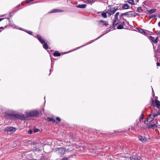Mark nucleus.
Masks as SVG:
<instances>
[{"label": "nucleus", "mask_w": 160, "mask_h": 160, "mask_svg": "<svg viewBox=\"0 0 160 160\" xmlns=\"http://www.w3.org/2000/svg\"><path fill=\"white\" fill-rule=\"evenodd\" d=\"M8 118L10 119H16L24 120L26 118L25 115L22 114H11L8 115Z\"/></svg>", "instance_id": "f257e3e1"}, {"label": "nucleus", "mask_w": 160, "mask_h": 160, "mask_svg": "<svg viewBox=\"0 0 160 160\" xmlns=\"http://www.w3.org/2000/svg\"><path fill=\"white\" fill-rule=\"evenodd\" d=\"M38 40L39 42L42 44H44L43 45V48L45 49H48V45L47 44V42H46L45 39L42 38V37L39 35H37V37Z\"/></svg>", "instance_id": "f03ea898"}, {"label": "nucleus", "mask_w": 160, "mask_h": 160, "mask_svg": "<svg viewBox=\"0 0 160 160\" xmlns=\"http://www.w3.org/2000/svg\"><path fill=\"white\" fill-rule=\"evenodd\" d=\"M134 13V12L132 11L127 12L121 14L119 16V17L121 19H124V16H126L127 17H131L133 16Z\"/></svg>", "instance_id": "7ed1b4c3"}, {"label": "nucleus", "mask_w": 160, "mask_h": 160, "mask_svg": "<svg viewBox=\"0 0 160 160\" xmlns=\"http://www.w3.org/2000/svg\"><path fill=\"white\" fill-rule=\"evenodd\" d=\"M118 10V8L113 7L108 9L106 11V12L107 13L109 14V16H110L111 15L114 14Z\"/></svg>", "instance_id": "20e7f679"}, {"label": "nucleus", "mask_w": 160, "mask_h": 160, "mask_svg": "<svg viewBox=\"0 0 160 160\" xmlns=\"http://www.w3.org/2000/svg\"><path fill=\"white\" fill-rule=\"evenodd\" d=\"M119 12H117L114 15V19L113 21V25L115 26L120 22V20L118 18V16L119 15Z\"/></svg>", "instance_id": "39448f33"}, {"label": "nucleus", "mask_w": 160, "mask_h": 160, "mask_svg": "<svg viewBox=\"0 0 160 160\" xmlns=\"http://www.w3.org/2000/svg\"><path fill=\"white\" fill-rule=\"evenodd\" d=\"M56 151L57 152V153L62 156L64 154L65 150L64 148H57L56 149Z\"/></svg>", "instance_id": "423d86ee"}, {"label": "nucleus", "mask_w": 160, "mask_h": 160, "mask_svg": "<svg viewBox=\"0 0 160 160\" xmlns=\"http://www.w3.org/2000/svg\"><path fill=\"white\" fill-rule=\"evenodd\" d=\"M5 130L8 131L12 132H14L16 131L15 128L12 127H7Z\"/></svg>", "instance_id": "0eeeda50"}, {"label": "nucleus", "mask_w": 160, "mask_h": 160, "mask_svg": "<svg viewBox=\"0 0 160 160\" xmlns=\"http://www.w3.org/2000/svg\"><path fill=\"white\" fill-rule=\"evenodd\" d=\"M149 38L150 40L153 42L155 43H157L158 42V38L157 37L156 39H155L152 36H149Z\"/></svg>", "instance_id": "6e6552de"}, {"label": "nucleus", "mask_w": 160, "mask_h": 160, "mask_svg": "<svg viewBox=\"0 0 160 160\" xmlns=\"http://www.w3.org/2000/svg\"><path fill=\"white\" fill-rule=\"evenodd\" d=\"M63 11L62 10L58 9H54L52 10L50 12H49V13H55L58 12H62Z\"/></svg>", "instance_id": "1a4fd4ad"}, {"label": "nucleus", "mask_w": 160, "mask_h": 160, "mask_svg": "<svg viewBox=\"0 0 160 160\" xmlns=\"http://www.w3.org/2000/svg\"><path fill=\"white\" fill-rule=\"evenodd\" d=\"M99 23L101 25H104L105 26L108 25V24L107 22H106L105 21H104L102 20H100L99 22Z\"/></svg>", "instance_id": "9d476101"}, {"label": "nucleus", "mask_w": 160, "mask_h": 160, "mask_svg": "<svg viewBox=\"0 0 160 160\" xmlns=\"http://www.w3.org/2000/svg\"><path fill=\"white\" fill-rule=\"evenodd\" d=\"M26 118L28 117H33V114L32 111H30L27 112L26 113Z\"/></svg>", "instance_id": "9b49d317"}, {"label": "nucleus", "mask_w": 160, "mask_h": 160, "mask_svg": "<svg viewBox=\"0 0 160 160\" xmlns=\"http://www.w3.org/2000/svg\"><path fill=\"white\" fill-rule=\"evenodd\" d=\"M157 127V125L153 123H152L151 124L149 125L148 126V128H155Z\"/></svg>", "instance_id": "f8f14e48"}, {"label": "nucleus", "mask_w": 160, "mask_h": 160, "mask_svg": "<svg viewBox=\"0 0 160 160\" xmlns=\"http://www.w3.org/2000/svg\"><path fill=\"white\" fill-rule=\"evenodd\" d=\"M139 140H141L142 142H144L146 141V139L144 136H140L139 137Z\"/></svg>", "instance_id": "ddd939ff"}, {"label": "nucleus", "mask_w": 160, "mask_h": 160, "mask_svg": "<svg viewBox=\"0 0 160 160\" xmlns=\"http://www.w3.org/2000/svg\"><path fill=\"white\" fill-rule=\"evenodd\" d=\"M158 55H160V49L159 48L157 49L156 51L155 54V57H156L157 59L158 58V57H157V56Z\"/></svg>", "instance_id": "4468645a"}, {"label": "nucleus", "mask_w": 160, "mask_h": 160, "mask_svg": "<svg viewBox=\"0 0 160 160\" xmlns=\"http://www.w3.org/2000/svg\"><path fill=\"white\" fill-rule=\"evenodd\" d=\"M87 5L86 4H80L78 5L77 7L78 8H85Z\"/></svg>", "instance_id": "2eb2a0df"}, {"label": "nucleus", "mask_w": 160, "mask_h": 160, "mask_svg": "<svg viewBox=\"0 0 160 160\" xmlns=\"http://www.w3.org/2000/svg\"><path fill=\"white\" fill-rule=\"evenodd\" d=\"M129 8L130 7L128 4H124L122 6V8L123 9H127Z\"/></svg>", "instance_id": "dca6fc26"}, {"label": "nucleus", "mask_w": 160, "mask_h": 160, "mask_svg": "<svg viewBox=\"0 0 160 160\" xmlns=\"http://www.w3.org/2000/svg\"><path fill=\"white\" fill-rule=\"evenodd\" d=\"M155 103L157 107L159 108L160 107V102L157 99H155Z\"/></svg>", "instance_id": "f3484780"}, {"label": "nucleus", "mask_w": 160, "mask_h": 160, "mask_svg": "<svg viewBox=\"0 0 160 160\" xmlns=\"http://www.w3.org/2000/svg\"><path fill=\"white\" fill-rule=\"evenodd\" d=\"M153 120H151V119L150 118H148L147 120L144 121V123L146 124H148L149 123H150Z\"/></svg>", "instance_id": "a211bd4d"}, {"label": "nucleus", "mask_w": 160, "mask_h": 160, "mask_svg": "<svg viewBox=\"0 0 160 160\" xmlns=\"http://www.w3.org/2000/svg\"><path fill=\"white\" fill-rule=\"evenodd\" d=\"M33 114V117H37L39 115V112L37 111H32Z\"/></svg>", "instance_id": "6ab92c4d"}, {"label": "nucleus", "mask_w": 160, "mask_h": 160, "mask_svg": "<svg viewBox=\"0 0 160 160\" xmlns=\"http://www.w3.org/2000/svg\"><path fill=\"white\" fill-rule=\"evenodd\" d=\"M61 55L60 53H59L58 51H56L53 54V56L54 57L59 56Z\"/></svg>", "instance_id": "aec40b11"}, {"label": "nucleus", "mask_w": 160, "mask_h": 160, "mask_svg": "<svg viewBox=\"0 0 160 160\" xmlns=\"http://www.w3.org/2000/svg\"><path fill=\"white\" fill-rule=\"evenodd\" d=\"M157 10L156 9H151L148 11V12L150 14H152L153 13L155 12Z\"/></svg>", "instance_id": "412c9836"}, {"label": "nucleus", "mask_w": 160, "mask_h": 160, "mask_svg": "<svg viewBox=\"0 0 160 160\" xmlns=\"http://www.w3.org/2000/svg\"><path fill=\"white\" fill-rule=\"evenodd\" d=\"M47 120L48 121H52L53 122H55V120L53 118H47Z\"/></svg>", "instance_id": "4be33fe9"}, {"label": "nucleus", "mask_w": 160, "mask_h": 160, "mask_svg": "<svg viewBox=\"0 0 160 160\" xmlns=\"http://www.w3.org/2000/svg\"><path fill=\"white\" fill-rule=\"evenodd\" d=\"M150 118L151 119V120H153L155 117L154 114L153 113H151L149 115Z\"/></svg>", "instance_id": "5701e85b"}, {"label": "nucleus", "mask_w": 160, "mask_h": 160, "mask_svg": "<svg viewBox=\"0 0 160 160\" xmlns=\"http://www.w3.org/2000/svg\"><path fill=\"white\" fill-rule=\"evenodd\" d=\"M140 32L144 35H146L147 33L144 31L142 29H140L139 30Z\"/></svg>", "instance_id": "b1692460"}, {"label": "nucleus", "mask_w": 160, "mask_h": 160, "mask_svg": "<svg viewBox=\"0 0 160 160\" xmlns=\"http://www.w3.org/2000/svg\"><path fill=\"white\" fill-rule=\"evenodd\" d=\"M106 12H103L102 13V16L104 18H107V15Z\"/></svg>", "instance_id": "393cba45"}, {"label": "nucleus", "mask_w": 160, "mask_h": 160, "mask_svg": "<svg viewBox=\"0 0 160 160\" xmlns=\"http://www.w3.org/2000/svg\"><path fill=\"white\" fill-rule=\"evenodd\" d=\"M117 28L119 29H123V25L119 24L117 27Z\"/></svg>", "instance_id": "a878e982"}, {"label": "nucleus", "mask_w": 160, "mask_h": 160, "mask_svg": "<svg viewBox=\"0 0 160 160\" xmlns=\"http://www.w3.org/2000/svg\"><path fill=\"white\" fill-rule=\"evenodd\" d=\"M128 2L132 5H134L135 4L133 0H129Z\"/></svg>", "instance_id": "bb28decb"}, {"label": "nucleus", "mask_w": 160, "mask_h": 160, "mask_svg": "<svg viewBox=\"0 0 160 160\" xmlns=\"http://www.w3.org/2000/svg\"><path fill=\"white\" fill-rule=\"evenodd\" d=\"M104 35V34H103V35H102L101 36L99 37L98 38H96V39H94V40H92L91 41H90V42L89 43H88L86 45L91 43L92 42H93L94 41H95L96 40H97L99 38H100L101 37H102Z\"/></svg>", "instance_id": "cd10ccee"}, {"label": "nucleus", "mask_w": 160, "mask_h": 160, "mask_svg": "<svg viewBox=\"0 0 160 160\" xmlns=\"http://www.w3.org/2000/svg\"><path fill=\"white\" fill-rule=\"evenodd\" d=\"M143 118H144V115L143 114H142L141 115V116H140V117L139 118V121L140 122H141V121L143 119Z\"/></svg>", "instance_id": "c85d7f7f"}, {"label": "nucleus", "mask_w": 160, "mask_h": 160, "mask_svg": "<svg viewBox=\"0 0 160 160\" xmlns=\"http://www.w3.org/2000/svg\"><path fill=\"white\" fill-rule=\"evenodd\" d=\"M142 11V8L141 7H138L137 9V11L138 12H141Z\"/></svg>", "instance_id": "c756f323"}, {"label": "nucleus", "mask_w": 160, "mask_h": 160, "mask_svg": "<svg viewBox=\"0 0 160 160\" xmlns=\"http://www.w3.org/2000/svg\"><path fill=\"white\" fill-rule=\"evenodd\" d=\"M25 31L26 32H27V33H28L30 35H32V32L31 31H27V30H25Z\"/></svg>", "instance_id": "7c9ffc66"}, {"label": "nucleus", "mask_w": 160, "mask_h": 160, "mask_svg": "<svg viewBox=\"0 0 160 160\" xmlns=\"http://www.w3.org/2000/svg\"><path fill=\"white\" fill-rule=\"evenodd\" d=\"M131 160H138V158H136L134 156L132 157H131Z\"/></svg>", "instance_id": "2f4dec72"}, {"label": "nucleus", "mask_w": 160, "mask_h": 160, "mask_svg": "<svg viewBox=\"0 0 160 160\" xmlns=\"http://www.w3.org/2000/svg\"><path fill=\"white\" fill-rule=\"evenodd\" d=\"M154 114L155 116V117H157L159 115H160V112H159L158 111L157 112V113H155Z\"/></svg>", "instance_id": "473e14b6"}, {"label": "nucleus", "mask_w": 160, "mask_h": 160, "mask_svg": "<svg viewBox=\"0 0 160 160\" xmlns=\"http://www.w3.org/2000/svg\"><path fill=\"white\" fill-rule=\"evenodd\" d=\"M56 119L57 121H58L59 122H60L61 120V118L59 117H56Z\"/></svg>", "instance_id": "72a5a7b5"}, {"label": "nucleus", "mask_w": 160, "mask_h": 160, "mask_svg": "<svg viewBox=\"0 0 160 160\" xmlns=\"http://www.w3.org/2000/svg\"><path fill=\"white\" fill-rule=\"evenodd\" d=\"M87 2L89 3H93V0H87Z\"/></svg>", "instance_id": "f704fd0d"}, {"label": "nucleus", "mask_w": 160, "mask_h": 160, "mask_svg": "<svg viewBox=\"0 0 160 160\" xmlns=\"http://www.w3.org/2000/svg\"><path fill=\"white\" fill-rule=\"evenodd\" d=\"M32 131L31 130H29L28 131V133L30 134H32Z\"/></svg>", "instance_id": "c9c22d12"}, {"label": "nucleus", "mask_w": 160, "mask_h": 160, "mask_svg": "<svg viewBox=\"0 0 160 160\" xmlns=\"http://www.w3.org/2000/svg\"><path fill=\"white\" fill-rule=\"evenodd\" d=\"M38 131V129H35L34 130V132H37Z\"/></svg>", "instance_id": "e433bc0d"}, {"label": "nucleus", "mask_w": 160, "mask_h": 160, "mask_svg": "<svg viewBox=\"0 0 160 160\" xmlns=\"http://www.w3.org/2000/svg\"><path fill=\"white\" fill-rule=\"evenodd\" d=\"M68 158H67V157H65V158H64L62 159V160H68Z\"/></svg>", "instance_id": "4c0bfd02"}, {"label": "nucleus", "mask_w": 160, "mask_h": 160, "mask_svg": "<svg viewBox=\"0 0 160 160\" xmlns=\"http://www.w3.org/2000/svg\"><path fill=\"white\" fill-rule=\"evenodd\" d=\"M157 65L158 66H160V64L159 62H157Z\"/></svg>", "instance_id": "58836bf2"}, {"label": "nucleus", "mask_w": 160, "mask_h": 160, "mask_svg": "<svg viewBox=\"0 0 160 160\" xmlns=\"http://www.w3.org/2000/svg\"><path fill=\"white\" fill-rule=\"evenodd\" d=\"M26 2L27 3H29V2H31L30 1V0H26Z\"/></svg>", "instance_id": "ea45409f"}, {"label": "nucleus", "mask_w": 160, "mask_h": 160, "mask_svg": "<svg viewBox=\"0 0 160 160\" xmlns=\"http://www.w3.org/2000/svg\"><path fill=\"white\" fill-rule=\"evenodd\" d=\"M121 25H123H123H125V22H122Z\"/></svg>", "instance_id": "a19ab883"}, {"label": "nucleus", "mask_w": 160, "mask_h": 160, "mask_svg": "<svg viewBox=\"0 0 160 160\" xmlns=\"http://www.w3.org/2000/svg\"><path fill=\"white\" fill-rule=\"evenodd\" d=\"M158 26L160 27V21L158 23Z\"/></svg>", "instance_id": "79ce46f5"}, {"label": "nucleus", "mask_w": 160, "mask_h": 160, "mask_svg": "<svg viewBox=\"0 0 160 160\" xmlns=\"http://www.w3.org/2000/svg\"><path fill=\"white\" fill-rule=\"evenodd\" d=\"M3 29V27H0V29Z\"/></svg>", "instance_id": "37998d69"}, {"label": "nucleus", "mask_w": 160, "mask_h": 160, "mask_svg": "<svg viewBox=\"0 0 160 160\" xmlns=\"http://www.w3.org/2000/svg\"><path fill=\"white\" fill-rule=\"evenodd\" d=\"M3 19H4L3 18H0V21H1Z\"/></svg>", "instance_id": "c03bdc74"}, {"label": "nucleus", "mask_w": 160, "mask_h": 160, "mask_svg": "<svg viewBox=\"0 0 160 160\" xmlns=\"http://www.w3.org/2000/svg\"><path fill=\"white\" fill-rule=\"evenodd\" d=\"M29 160H37L36 159H31Z\"/></svg>", "instance_id": "a18cd8bd"}, {"label": "nucleus", "mask_w": 160, "mask_h": 160, "mask_svg": "<svg viewBox=\"0 0 160 160\" xmlns=\"http://www.w3.org/2000/svg\"><path fill=\"white\" fill-rule=\"evenodd\" d=\"M20 6V4H19L18 5V6H17V8H19Z\"/></svg>", "instance_id": "49530a36"}, {"label": "nucleus", "mask_w": 160, "mask_h": 160, "mask_svg": "<svg viewBox=\"0 0 160 160\" xmlns=\"http://www.w3.org/2000/svg\"><path fill=\"white\" fill-rule=\"evenodd\" d=\"M152 93H153V88H152Z\"/></svg>", "instance_id": "de8ad7c7"}, {"label": "nucleus", "mask_w": 160, "mask_h": 160, "mask_svg": "<svg viewBox=\"0 0 160 160\" xmlns=\"http://www.w3.org/2000/svg\"><path fill=\"white\" fill-rule=\"evenodd\" d=\"M80 48V47H78V48L77 49H78L79 48Z\"/></svg>", "instance_id": "09e8293b"}, {"label": "nucleus", "mask_w": 160, "mask_h": 160, "mask_svg": "<svg viewBox=\"0 0 160 160\" xmlns=\"http://www.w3.org/2000/svg\"><path fill=\"white\" fill-rule=\"evenodd\" d=\"M85 45H83V46H81L80 47H83V46H85Z\"/></svg>", "instance_id": "8fccbe9b"}, {"label": "nucleus", "mask_w": 160, "mask_h": 160, "mask_svg": "<svg viewBox=\"0 0 160 160\" xmlns=\"http://www.w3.org/2000/svg\"><path fill=\"white\" fill-rule=\"evenodd\" d=\"M110 6H110V5H109V6H108V7H110Z\"/></svg>", "instance_id": "3c124183"}, {"label": "nucleus", "mask_w": 160, "mask_h": 160, "mask_svg": "<svg viewBox=\"0 0 160 160\" xmlns=\"http://www.w3.org/2000/svg\"><path fill=\"white\" fill-rule=\"evenodd\" d=\"M33 1V0H30V2L32 1Z\"/></svg>", "instance_id": "603ef678"}, {"label": "nucleus", "mask_w": 160, "mask_h": 160, "mask_svg": "<svg viewBox=\"0 0 160 160\" xmlns=\"http://www.w3.org/2000/svg\"><path fill=\"white\" fill-rule=\"evenodd\" d=\"M153 96L154 95V94H153Z\"/></svg>", "instance_id": "864d4df0"}, {"label": "nucleus", "mask_w": 160, "mask_h": 160, "mask_svg": "<svg viewBox=\"0 0 160 160\" xmlns=\"http://www.w3.org/2000/svg\"><path fill=\"white\" fill-rule=\"evenodd\" d=\"M159 61H160V59L159 60Z\"/></svg>", "instance_id": "5fc2aeb1"}]
</instances>
